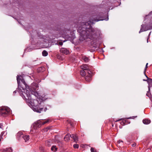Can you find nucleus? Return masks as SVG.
<instances>
[{"mask_svg": "<svg viewBox=\"0 0 152 152\" xmlns=\"http://www.w3.org/2000/svg\"><path fill=\"white\" fill-rule=\"evenodd\" d=\"M103 15V13H100L96 17L94 16L88 22L82 23L81 26L77 29V31L80 34L79 40L85 42L86 44L89 47L92 46L93 48H95L96 41L97 31L91 25L94 24L95 22L104 20Z\"/></svg>", "mask_w": 152, "mask_h": 152, "instance_id": "obj_1", "label": "nucleus"}, {"mask_svg": "<svg viewBox=\"0 0 152 152\" xmlns=\"http://www.w3.org/2000/svg\"><path fill=\"white\" fill-rule=\"evenodd\" d=\"M17 80L18 86L17 91L20 95L25 100L31 99V94H30L29 91L26 89L28 88L27 87L29 88V86H28L23 76L21 75H18Z\"/></svg>", "mask_w": 152, "mask_h": 152, "instance_id": "obj_2", "label": "nucleus"}, {"mask_svg": "<svg viewBox=\"0 0 152 152\" xmlns=\"http://www.w3.org/2000/svg\"><path fill=\"white\" fill-rule=\"evenodd\" d=\"M81 70L80 75L82 77H85L86 80L89 81L91 79L93 75L92 72L89 69V67L87 64H83L80 66Z\"/></svg>", "mask_w": 152, "mask_h": 152, "instance_id": "obj_3", "label": "nucleus"}, {"mask_svg": "<svg viewBox=\"0 0 152 152\" xmlns=\"http://www.w3.org/2000/svg\"><path fill=\"white\" fill-rule=\"evenodd\" d=\"M10 111V109L6 106L0 107V115L2 117H6L8 115Z\"/></svg>", "mask_w": 152, "mask_h": 152, "instance_id": "obj_4", "label": "nucleus"}, {"mask_svg": "<svg viewBox=\"0 0 152 152\" xmlns=\"http://www.w3.org/2000/svg\"><path fill=\"white\" fill-rule=\"evenodd\" d=\"M49 120H46L45 121L42 122L40 120L37 121L34 123V127L35 129H37V128H40L41 126L45 124L48 123L49 122Z\"/></svg>", "mask_w": 152, "mask_h": 152, "instance_id": "obj_5", "label": "nucleus"}, {"mask_svg": "<svg viewBox=\"0 0 152 152\" xmlns=\"http://www.w3.org/2000/svg\"><path fill=\"white\" fill-rule=\"evenodd\" d=\"M70 137L73 139L75 142H77L78 141V138L75 135L73 134L71 135L69 134L65 135L64 138V140L65 141H68L70 140Z\"/></svg>", "mask_w": 152, "mask_h": 152, "instance_id": "obj_6", "label": "nucleus"}, {"mask_svg": "<svg viewBox=\"0 0 152 152\" xmlns=\"http://www.w3.org/2000/svg\"><path fill=\"white\" fill-rule=\"evenodd\" d=\"M151 29H152V25H146L143 24L141 25V28L139 33H140L141 32Z\"/></svg>", "mask_w": 152, "mask_h": 152, "instance_id": "obj_7", "label": "nucleus"}, {"mask_svg": "<svg viewBox=\"0 0 152 152\" xmlns=\"http://www.w3.org/2000/svg\"><path fill=\"white\" fill-rule=\"evenodd\" d=\"M30 87L31 88H30L29 86V88L27 87L28 88H26L27 89H28V90L29 91L30 94V91L31 92V91H36V90H37L38 85L37 83H33L31 84Z\"/></svg>", "mask_w": 152, "mask_h": 152, "instance_id": "obj_8", "label": "nucleus"}, {"mask_svg": "<svg viewBox=\"0 0 152 152\" xmlns=\"http://www.w3.org/2000/svg\"><path fill=\"white\" fill-rule=\"evenodd\" d=\"M43 108H39L38 106L36 105V106H33V110L35 112H36L37 113H40L42 111Z\"/></svg>", "mask_w": 152, "mask_h": 152, "instance_id": "obj_9", "label": "nucleus"}, {"mask_svg": "<svg viewBox=\"0 0 152 152\" xmlns=\"http://www.w3.org/2000/svg\"><path fill=\"white\" fill-rule=\"evenodd\" d=\"M60 51L61 53L66 55H68L70 53V51L66 48H61Z\"/></svg>", "mask_w": 152, "mask_h": 152, "instance_id": "obj_10", "label": "nucleus"}, {"mask_svg": "<svg viewBox=\"0 0 152 152\" xmlns=\"http://www.w3.org/2000/svg\"><path fill=\"white\" fill-rule=\"evenodd\" d=\"M23 136V134L22 132H19L17 134L16 137L18 140H19L21 138H22Z\"/></svg>", "mask_w": 152, "mask_h": 152, "instance_id": "obj_11", "label": "nucleus"}, {"mask_svg": "<svg viewBox=\"0 0 152 152\" xmlns=\"http://www.w3.org/2000/svg\"><path fill=\"white\" fill-rule=\"evenodd\" d=\"M22 138L24 140L25 142H26L29 139V136L28 135H24Z\"/></svg>", "mask_w": 152, "mask_h": 152, "instance_id": "obj_12", "label": "nucleus"}, {"mask_svg": "<svg viewBox=\"0 0 152 152\" xmlns=\"http://www.w3.org/2000/svg\"><path fill=\"white\" fill-rule=\"evenodd\" d=\"M52 143L51 140H48L46 141L45 142V144L46 145L50 147Z\"/></svg>", "mask_w": 152, "mask_h": 152, "instance_id": "obj_13", "label": "nucleus"}, {"mask_svg": "<svg viewBox=\"0 0 152 152\" xmlns=\"http://www.w3.org/2000/svg\"><path fill=\"white\" fill-rule=\"evenodd\" d=\"M143 123L145 124H148L151 122V121L148 119H145L143 120Z\"/></svg>", "mask_w": 152, "mask_h": 152, "instance_id": "obj_14", "label": "nucleus"}, {"mask_svg": "<svg viewBox=\"0 0 152 152\" xmlns=\"http://www.w3.org/2000/svg\"><path fill=\"white\" fill-rule=\"evenodd\" d=\"M58 148L56 145H53L51 148V150L53 152H55L57 151Z\"/></svg>", "mask_w": 152, "mask_h": 152, "instance_id": "obj_15", "label": "nucleus"}, {"mask_svg": "<svg viewBox=\"0 0 152 152\" xmlns=\"http://www.w3.org/2000/svg\"><path fill=\"white\" fill-rule=\"evenodd\" d=\"M148 78V80H147V82L148 83L149 86L151 85L152 84V79H148V78Z\"/></svg>", "mask_w": 152, "mask_h": 152, "instance_id": "obj_16", "label": "nucleus"}, {"mask_svg": "<svg viewBox=\"0 0 152 152\" xmlns=\"http://www.w3.org/2000/svg\"><path fill=\"white\" fill-rule=\"evenodd\" d=\"M83 59L86 62H87L89 61L90 59L86 56H84L83 58Z\"/></svg>", "mask_w": 152, "mask_h": 152, "instance_id": "obj_17", "label": "nucleus"}, {"mask_svg": "<svg viewBox=\"0 0 152 152\" xmlns=\"http://www.w3.org/2000/svg\"><path fill=\"white\" fill-rule=\"evenodd\" d=\"M48 54V52L45 50H43L42 52V56H47Z\"/></svg>", "mask_w": 152, "mask_h": 152, "instance_id": "obj_18", "label": "nucleus"}, {"mask_svg": "<svg viewBox=\"0 0 152 152\" xmlns=\"http://www.w3.org/2000/svg\"><path fill=\"white\" fill-rule=\"evenodd\" d=\"M102 48H98V49L96 50L98 52H102L103 53L104 51L103 50Z\"/></svg>", "mask_w": 152, "mask_h": 152, "instance_id": "obj_19", "label": "nucleus"}, {"mask_svg": "<svg viewBox=\"0 0 152 152\" xmlns=\"http://www.w3.org/2000/svg\"><path fill=\"white\" fill-rule=\"evenodd\" d=\"M88 50L92 52L95 51V50L94 48H88Z\"/></svg>", "mask_w": 152, "mask_h": 152, "instance_id": "obj_20", "label": "nucleus"}, {"mask_svg": "<svg viewBox=\"0 0 152 152\" xmlns=\"http://www.w3.org/2000/svg\"><path fill=\"white\" fill-rule=\"evenodd\" d=\"M12 150L11 148H9L6 150V152H12Z\"/></svg>", "mask_w": 152, "mask_h": 152, "instance_id": "obj_21", "label": "nucleus"}, {"mask_svg": "<svg viewBox=\"0 0 152 152\" xmlns=\"http://www.w3.org/2000/svg\"><path fill=\"white\" fill-rule=\"evenodd\" d=\"M137 116H133L132 117H130L129 118H127V119H134L135 118H137Z\"/></svg>", "mask_w": 152, "mask_h": 152, "instance_id": "obj_22", "label": "nucleus"}, {"mask_svg": "<svg viewBox=\"0 0 152 152\" xmlns=\"http://www.w3.org/2000/svg\"><path fill=\"white\" fill-rule=\"evenodd\" d=\"M91 152H97L96 150H94V148H91Z\"/></svg>", "mask_w": 152, "mask_h": 152, "instance_id": "obj_23", "label": "nucleus"}, {"mask_svg": "<svg viewBox=\"0 0 152 152\" xmlns=\"http://www.w3.org/2000/svg\"><path fill=\"white\" fill-rule=\"evenodd\" d=\"M73 147L75 148H78L79 147V145L77 144H75L73 145Z\"/></svg>", "mask_w": 152, "mask_h": 152, "instance_id": "obj_24", "label": "nucleus"}, {"mask_svg": "<svg viewBox=\"0 0 152 152\" xmlns=\"http://www.w3.org/2000/svg\"><path fill=\"white\" fill-rule=\"evenodd\" d=\"M0 128L1 129L3 130L4 129L3 124L2 123L0 124Z\"/></svg>", "mask_w": 152, "mask_h": 152, "instance_id": "obj_25", "label": "nucleus"}, {"mask_svg": "<svg viewBox=\"0 0 152 152\" xmlns=\"http://www.w3.org/2000/svg\"><path fill=\"white\" fill-rule=\"evenodd\" d=\"M136 145V143L135 142H133L132 144V146L133 147H134Z\"/></svg>", "mask_w": 152, "mask_h": 152, "instance_id": "obj_26", "label": "nucleus"}, {"mask_svg": "<svg viewBox=\"0 0 152 152\" xmlns=\"http://www.w3.org/2000/svg\"><path fill=\"white\" fill-rule=\"evenodd\" d=\"M121 124L122 125H125V122L124 121H123L121 122Z\"/></svg>", "mask_w": 152, "mask_h": 152, "instance_id": "obj_27", "label": "nucleus"}, {"mask_svg": "<svg viewBox=\"0 0 152 152\" xmlns=\"http://www.w3.org/2000/svg\"><path fill=\"white\" fill-rule=\"evenodd\" d=\"M150 94L148 92L146 94V95L149 97H150Z\"/></svg>", "mask_w": 152, "mask_h": 152, "instance_id": "obj_28", "label": "nucleus"}, {"mask_svg": "<svg viewBox=\"0 0 152 152\" xmlns=\"http://www.w3.org/2000/svg\"><path fill=\"white\" fill-rule=\"evenodd\" d=\"M148 63H147L146 64V66H145V71L146 69L148 67Z\"/></svg>", "mask_w": 152, "mask_h": 152, "instance_id": "obj_29", "label": "nucleus"}, {"mask_svg": "<svg viewBox=\"0 0 152 152\" xmlns=\"http://www.w3.org/2000/svg\"><path fill=\"white\" fill-rule=\"evenodd\" d=\"M58 44L60 45H63V43L61 42H59L58 43Z\"/></svg>", "mask_w": 152, "mask_h": 152, "instance_id": "obj_30", "label": "nucleus"}, {"mask_svg": "<svg viewBox=\"0 0 152 152\" xmlns=\"http://www.w3.org/2000/svg\"><path fill=\"white\" fill-rule=\"evenodd\" d=\"M47 108L46 107L45 108L44 111L45 112L47 110Z\"/></svg>", "mask_w": 152, "mask_h": 152, "instance_id": "obj_31", "label": "nucleus"}, {"mask_svg": "<svg viewBox=\"0 0 152 152\" xmlns=\"http://www.w3.org/2000/svg\"><path fill=\"white\" fill-rule=\"evenodd\" d=\"M4 133L3 132H2L0 136H2L4 134Z\"/></svg>", "mask_w": 152, "mask_h": 152, "instance_id": "obj_32", "label": "nucleus"}, {"mask_svg": "<svg viewBox=\"0 0 152 152\" xmlns=\"http://www.w3.org/2000/svg\"><path fill=\"white\" fill-rule=\"evenodd\" d=\"M118 142L119 143H120L121 142H123V141L120 140H119L118 141Z\"/></svg>", "mask_w": 152, "mask_h": 152, "instance_id": "obj_33", "label": "nucleus"}, {"mask_svg": "<svg viewBox=\"0 0 152 152\" xmlns=\"http://www.w3.org/2000/svg\"><path fill=\"white\" fill-rule=\"evenodd\" d=\"M3 138H2V136H0V140H1V139H2Z\"/></svg>", "mask_w": 152, "mask_h": 152, "instance_id": "obj_34", "label": "nucleus"}, {"mask_svg": "<svg viewBox=\"0 0 152 152\" xmlns=\"http://www.w3.org/2000/svg\"><path fill=\"white\" fill-rule=\"evenodd\" d=\"M122 119H119L118 120L116 121V122H117V121H120V120H121Z\"/></svg>", "mask_w": 152, "mask_h": 152, "instance_id": "obj_35", "label": "nucleus"}, {"mask_svg": "<svg viewBox=\"0 0 152 152\" xmlns=\"http://www.w3.org/2000/svg\"><path fill=\"white\" fill-rule=\"evenodd\" d=\"M150 99L151 100V101L152 102V97L150 98Z\"/></svg>", "mask_w": 152, "mask_h": 152, "instance_id": "obj_36", "label": "nucleus"}, {"mask_svg": "<svg viewBox=\"0 0 152 152\" xmlns=\"http://www.w3.org/2000/svg\"><path fill=\"white\" fill-rule=\"evenodd\" d=\"M16 93V91H14L13 92V93Z\"/></svg>", "mask_w": 152, "mask_h": 152, "instance_id": "obj_37", "label": "nucleus"}, {"mask_svg": "<svg viewBox=\"0 0 152 152\" xmlns=\"http://www.w3.org/2000/svg\"><path fill=\"white\" fill-rule=\"evenodd\" d=\"M41 69V68H39L38 69V70H39L40 69Z\"/></svg>", "mask_w": 152, "mask_h": 152, "instance_id": "obj_38", "label": "nucleus"}, {"mask_svg": "<svg viewBox=\"0 0 152 152\" xmlns=\"http://www.w3.org/2000/svg\"><path fill=\"white\" fill-rule=\"evenodd\" d=\"M113 126H114V125H113V124L112 125V126L113 127Z\"/></svg>", "mask_w": 152, "mask_h": 152, "instance_id": "obj_39", "label": "nucleus"}, {"mask_svg": "<svg viewBox=\"0 0 152 152\" xmlns=\"http://www.w3.org/2000/svg\"><path fill=\"white\" fill-rule=\"evenodd\" d=\"M44 48H48V47H45Z\"/></svg>", "mask_w": 152, "mask_h": 152, "instance_id": "obj_40", "label": "nucleus"}, {"mask_svg": "<svg viewBox=\"0 0 152 152\" xmlns=\"http://www.w3.org/2000/svg\"><path fill=\"white\" fill-rule=\"evenodd\" d=\"M26 51V49L25 50V51Z\"/></svg>", "mask_w": 152, "mask_h": 152, "instance_id": "obj_41", "label": "nucleus"}, {"mask_svg": "<svg viewBox=\"0 0 152 152\" xmlns=\"http://www.w3.org/2000/svg\"><path fill=\"white\" fill-rule=\"evenodd\" d=\"M150 33H151V32L149 33V35H150Z\"/></svg>", "mask_w": 152, "mask_h": 152, "instance_id": "obj_42", "label": "nucleus"}]
</instances>
